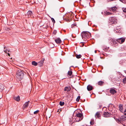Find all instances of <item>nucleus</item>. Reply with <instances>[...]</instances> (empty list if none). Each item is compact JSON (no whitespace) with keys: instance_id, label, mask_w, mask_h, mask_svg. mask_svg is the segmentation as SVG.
Returning a JSON list of instances; mask_svg holds the SVG:
<instances>
[{"instance_id":"31","label":"nucleus","mask_w":126,"mask_h":126,"mask_svg":"<svg viewBox=\"0 0 126 126\" xmlns=\"http://www.w3.org/2000/svg\"><path fill=\"white\" fill-rule=\"evenodd\" d=\"M39 111V110H37L36 111H35L34 112V114H37V113H38Z\"/></svg>"},{"instance_id":"24","label":"nucleus","mask_w":126,"mask_h":126,"mask_svg":"<svg viewBox=\"0 0 126 126\" xmlns=\"http://www.w3.org/2000/svg\"><path fill=\"white\" fill-rule=\"evenodd\" d=\"M72 71H68V75L71 76L72 74Z\"/></svg>"},{"instance_id":"27","label":"nucleus","mask_w":126,"mask_h":126,"mask_svg":"<svg viewBox=\"0 0 126 126\" xmlns=\"http://www.w3.org/2000/svg\"><path fill=\"white\" fill-rule=\"evenodd\" d=\"M64 104V102H62V101H60V105L61 106H63V105Z\"/></svg>"},{"instance_id":"18","label":"nucleus","mask_w":126,"mask_h":126,"mask_svg":"<svg viewBox=\"0 0 126 126\" xmlns=\"http://www.w3.org/2000/svg\"><path fill=\"white\" fill-rule=\"evenodd\" d=\"M116 32H121L120 29L119 27H117L116 28V30L115 31Z\"/></svg>"},{"instance_id":"28","label":"nucleus","mask_w":126,"mask_h":126,"mask_svg":"<svg viewBox=\"0 0 126 126\" xmlns=\"http://www.w3.org/2000/svg\"><path fill=\"white\" fill-rule=\"evenodd\" d=\"M80 98V96H78L76 99L77 101L78 102H79V100Z\"/></svg>"},{"instance_id":"16","label":"nucleus","mask_w":126,"mask_h":126,"mask_svg":"<svg viewBox=\"0 0 126 126\" xmlns=\"http://www.w3.org/2000/svg\"><path fill=\"white\" fill-rule=\"evenodd\" d=\"M70 89V88L69 87H65L64 89V91H66L67 92H69Z\"/></svg>"},{"instance_id":"7","label":"nucleus","mask_w":126,"mask_h":126,"mask_svg":"<svg viewBox=\"0 0 126 126\" xmlns=\"http://www.w3.org/2000/svg\"><path fill=\"white\" fill-rule=\"evenodd\" d=\"M117 9V7L116 6H114L113 7L109 8V10L112 12H114L116 11Z\"/></svg>"},{"instance_id":"22","label":"nucleus","mask_w":126,"mask_h":126,"mask_svg":"<svg viewBox=\"0 0 126 126\" xmlns=\"http://www.w3.org/2000/svg\"><path fill=\"white\" fill-rule=\"evenodd\" d=\"M104 13L107 15H111L112 14L111 13L107 11H105Z\"/></svg>"},{"instance_id":"14","label":"nucleus","mask_w":126,"mask_h":126,"mask_svg":"<svg viewBox=\"0 0 126 126\" xmlns=\"http://www.w3.org/2000/svg\"><path fill=\"white\" fill-rule=\"evenodd\" d=\"M55 41L57 44H60L61 42V40L60 38H57L55 40Z\"/></svg>"},{"instance_id":"5","label":"nucleus","mask_w":126,"mask_h":126,"mask_svg":"<svg viewBox=\"0 0 126 126\" xmlns=\"http://www.w3.org/2000/svg\"><path fill=\"white\" fill-rule=\"evenodd\" d=\"M125 38H120L117 39H116V41L120 44H122L125 41Z\"/></svg>"},{"instance_id":"30","label":"nucleus","mask_w":126,"mask_h":126,"mask_svg":"<svg viewBox=\"0 0 126 126\" xmlns=\"http://www.w3.org/2000/svg\"><path fill=\"white\" fill-rule=\"evenodd\" d=\"M4 52H5L6 53H7V54L9 56H10V54L9 53H7V51L6 49L4 50Z\"/></svg>"},{"instance_id":"15","label":"nucleus","mask_w":126,"mask_h":126,"mask_svg":"<svg viewBox=\"0 0 126 126\" xmlns=\"http://www.w3.org/2000/svg\"><path fill=\"white\" fill-rule=\"evenodd\" d=\"M32 14V12L30 11H29L27 13V15L28 17L31 16Z\"/></svg>"},{"instance_id":"34","label":"nucleus","mask_w":126,"mask_h":126,"mask_svg":"<svg viewBox=\"0 0 126 126\" xmlns=\"http://www.w3.org/2000/svg\"><path fill=\"white\" fill-rule=\"evenodd\" d=\"M124 114L125 115H126V110L124 111Z\"/></svg>"},{"instance_id":"29","label":"nucleus","mask_w":126,"mask_h":126,"mask_svg":"<svg viewBox=\"0 0 126 126\" xmlns=\"http://www.w3.org/2000/svg\"><path fill=\"white\" fill-rule=\"evenodd\" d=\"M51 19L53 23H55V21L53 18H51Z\"/></svg>"},{"instance_id":"35","label":"nucleus","mask_w":126,"mask_h":126,"mask_svg":"<svg viewBox=\"0 0 126 126\" xmlns=\"http://www.w3.org/2000/svg\"><path fill=\"white\" fill-rule=\"evenodd\" d=\"M102 107V105H99V107L100 108L101 107Z\"/></svg>"},{"instance_id":"39","label":"nucleus","mask_w":126,"mask_h":126,"mask_svg":"<svg viewBox=\"0 0 126 126\" xmlns=\"http://www.w3.org/2000/svg\"><path fill=\"white\" fill-rule=\"evenodd\" d=\"M95 53H96V51H95Z\"/></svg>"},{"instance_id":"2","label":"nucleus","mask_w":126,"mask_h":126,"mask_svg":"<svg viewBox=\"0 0 126 126\" xmlns=\"http://www.w3.org/2000/svg\"><path fill=\"white\" fill-rule=\"evenodd\" d=\"M81 35L83 40L86 41L91 36V34L87 31L83 32L81 33Z\"/></svg>"},{"instance_id":"6","label":"nucleus","mask_w":126,"mask_h":126,"mask_svg":"<svg viewBox=\"0 0 126 126\" xmlns=\"http://www.w3.org/2000/svg\"><path fill=\"white\" fill-rule=\"evenodd\" d=\"M111 113L108 112H105L103 115V116L105 117H108L111 116Z\"/></svg>"},{"instance_id":"19","label":"nucleus","mask_w":126,"mask_h":126,"mask_svg":"<svg viewBox=\"0 0 126 126\" xmlns=\"http://www.w3.org/2000/svg\"><path fill=\"white\" fill-rule=\"evenodd\" d=\"M104 82L102 81H100L98 82V85L100 86H102L104 84Z\"/></svg>"},{"instance_id":"3","label":"nucleus","mask_w":126,"mask_h":126,"mask_svg":"<svg viewBox=\"0 0 126 126\" xmlns=\"http://www.w3.org/2000/svg\"><path fill=\"white\" fill-rule=\"evenodd\" d=\"M24 75L23 71L19 69L17 70L16 72V76L19 80H20L23 78Z\"/></svg>"},{"instance_id":"36","label":"nucleus","mask_w":126,"mask_h":126,"mask_svg":"<svg viewBox=\"0 0 126 126\" xmlns=\"http://www.w3.org/2000/svg\"><path fill=\"white\" fill-rule=\"evenodd\" d=\"M90 124H91V125L92 124V122H91H91H90Z\"/></svg>"},{"instance_id":"13","label":"nucleus","mask_w":126,"mask_h":126,"mask_svg":"<svg viewBox=\"0 0 126 126\" xmlns=\"http://www.w3.org/2000/svg\"><path fill=\"white\" fill-rule=\"evenodd\" d=\"M110 93L112 94H114L116 93V92L115 90L113 89H111L110 90Z\"/></svg>"},{"instance_id":"38","label":"nucleus","mask_w":126,"mask_h":126,"mask_svg":"<svg viewBox=\"0 0 126 126\" xmlns=\"http://www.w3.org/2000/svg\"><path fill=\"white\" fill-rule=\"evenodd\" d=\"M93 59H91V61H93Z\"/></svg>"},{"instance_id":"37","label":"nucleus","mask_w":126,"mask_h":126,"mask_svg":"<svg viewBox=\"0 0 126 126\" xmlns=\"http://www.w3.org/2000/svg\"><path fill=\"white\" fill-rule=\"evenodd\" d=\"M4 49H5V48H6V47L5 46L4 47Z\"/></svg>"},{"instance_id":"12","label":"nucleus","mask_w":126,"mask_h":126,"mask_svg":"<svg viewBox=\"0 0 126 126\" xmlns=\"http://www.w3.org/2000/svg\"><path fill=\"white\" fill-rule=\"evenodd\" d=\"M87 89L88 91H90L93 89V87L90 85H89L87 87Z\"/></svg>"},{"instance_id":"23","label":"nucleus","mask_w":126,"mask_h":126,"mask_svg":"<svg viewBox=\"0 0 126 126\" xmlns=\"http://www.w3.org/2000/svg\"><path fill=\"white\" fill-rule=\"evenodd\" d=\"M32 64L33 65L35 66H36L38 65L37 63L35 61H32Z\"/></svg>"},{"instance_id":"21","label":"nucleus","mask_w":126,"mask_h":126,"mask_svg":"<svg viewBox=\"0 0 126 126\" xmlns=\"http://www.w3.org/2000/svg\"><path fill=\"white\" fill-rule=\"evenodd\" d=\"M75 56L77 59L80 58L82 57L81 55L80 54L78 55L77 54H76Z\"/></svg>"},{"instance_id":"26","label":"nucleus","mask_w":126,"mask_h":126,"mask_svg":"<svg viewBox=\"0 0 126 126\" xmlns=\"http://www.w3.org/2000/svg\"><path fill=\"white\" fill-rule=\"evenodd\" d=\"M85 43V42H81L80 43V46L81 47H83L84 46V44Z\"/></svg>"},{"instance_id":"8","label":"nucleus","mask_w":126,"mask_h":126,"mask_svg":"<svg viewBox=\"0 0 126 126\" xmlns=\"http://www.w3.org/2000/svg\"><path fill=\"white\" fill-rule=\"evenodd\" d=\"M101 115V113L100 111L97 112L95 114V116L96 118H99Z\"/></svg>"},{"instance_id":"20","label":"nucleus","mask_w":126,"mask_h":126,"mask_svg":"<svg viewBox=\"0 0 126 126\" xmlns=\"http://www.w3.org/2000/svg\"><path fill=\"white\" fill-rule=\"evenodd\" d=\"M14 99L17 101H19L20 100V97L19 96H18L16 97H14Z\"/></svg>"},{"instance_id":"32","label":"nucleus","mask_w":126,"mask_h":126,"mask_svg":"<svg viewBox=\"0 0 126 126\" xmlns=\"http://www.w3.org/2000/svg\"><path fill=\"white\" fill-rule=\"evenodd\" d=\"M76 25V24H72L71 25V28H72L74 27V26H75Z\"/></svg>"},{"instance_id":"9","label":"nucleus","mask_w":126,"mask_h":126,"mask_svg":"<svg viewBox=\"0 0 126 126\" xmlns=\"http://www.w3.org/2000/svg\"><path fill=\"white\" fill-rule=\"evenodd\" d=\"M45 60L44 58L42 59L40 62H38V65L40 67H41L43 65V63L44 62V61Z\"/></svg>"},{"instance_id":"11","label":"nucleus","mask_w":126,"mask_h":126,"mask_svg":"<svg viewBox=\"0 0 126 126\" xmlns=\"http://www.w3.org/2000/svg\"><path fill=\"white\" fill-rule=\"evenodd\" d=\"M119 110H120V111L121 112H123V105L121 104H119Z\"/></svg>"},{"instance_id":"1","label":"nucleus","mask_w":126,"mask_h":126,"mask_svg":"<svg viewBox=\"0 0 126 126\" xmlns=\"http://www.w3.org/2000/svg\"><path fill=\"white\" fill-rule=\"evenodd\" d=\"M76 114L75 116V119L76 122H78L81 120L83 118V114L79 112L76 111L74 113V114Z\"/></svg>"},{"instance_id":"10","label":"nucleus","mask_w":126,"mask_h":126,"mask_svg":"<svg viewBox=\"0 0 126 126\" xmlns=\"http://www.w3.org/2000/svg\"><path fill=\"white\" fill-rule=\"evenodd\" d=\"M29 101H28V102H26L24 105L23 108V109H24L28 107L29 105Z\"/></svg>"},{"instance_id":"17","label":"nucleus","mask_w":126,"mask_h":126,"mask_svg":"<svg viewBox=\"0 0 126 126\" xmlns=\"http://www.w3.org/2000/svg\"><path fill=\"white\" fill-rule=\"evenodd\" d=\"M116 41L114 39H112L111 40L110 42L113 45H115L116 44H117V42H116Z\"/></svg>"},{"instance_id":"33","label":"nucleus","mask_w":126,"mask_h":126,"mask_svg":"<svg viewBox=\"0 0 126 126\" xmlns=\"http://www.w3.org/2000/svg\"><path fill=\"white\" fill-rule=\"evenodd\" d=\"M123 10L124 12L126 13V8L123 9Z\"/></svg>"},{"instance_id":"25","label":"nucleus","mask_w":126,"mask_h":126,"mask_svg":"<svg viewBox=\"0 0 126 126\" xmlns=\"http://www.w3.org/2000/svg\"><path fill=\"white\" fill-rule=\"evenodd\" d=\"M123 83H126V77L124 78L123 80Z\"/></svg>"},{"instance_id":"4","label":"nucleus","mask_w":126,"mask_h":126,"mask_svg":"<svg viewBox=\"0 0 126 126\" xmlns=\"http://www.w3.org/2000/svg\"><path fill=\"white\" fill-rule=\"evenodd\" d=\"M109 21L110 23L114 24L117 23V20L113 17H110Z\"/></svg>"}]
</instances>
